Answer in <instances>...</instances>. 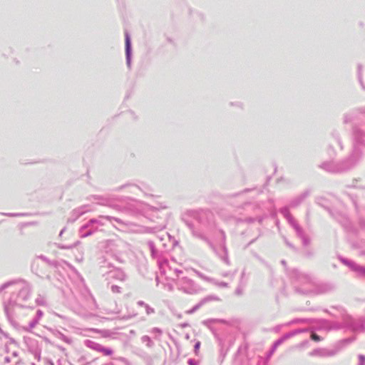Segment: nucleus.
<instances>
[{
	"mask_svg": "<svg viewBox=\"0 0 365 365\" xmlns=\"http://www.w3.org/2000/svg\"><path fill=\"white\" fill-rule=\"evenodd\" d=\"M98 351L101 353H103L104 355L106 356H110L113 354V351L110 349H108V348H104V347H102V348H100L98 349Z\"/></svg>",
	"mask_w": 365,
	"mask_h": 365,
	"instance_id": "nucleus-1",
	"label": "nucleus"
},
{
	"mask_svg": "<svg viewBox=\"0 0 365 365\" xmlns=\"http://www.w3.org/2000/svg\"><path fill=\"white\" fill-rule=\"evenodd\" d=\"M311 339L315 341H321V338L319 335H317V334L315 333H312L311 334Z\"/></svg>",
	"mask_w": 365,
	"mask_h": 365,
	"instance_id": "nucleus-2",
	"label": "nucleus"
},
{
	"mask_svg": "<svg viewBox=\"0 0 365 365\" xmlns=\"http://www.w3.org/2000/svg\"><path fill=\"white\" fill-rule=\"evenodd\" d=\"M200 347V342L197 341L195 345V351L197 353Z\"/></svg>",
	"mask_w": 365,
	"mask_h": 365,
	"instance_id": "nucleus-3",
	"label": "nucleus"
},
{
	"mask_svg": "<svg viewBox=\"0 0 365 365\" xmlns=\"http://www.w3.org/2000/svg\"><path fill=\"white\" fill-rule=\"evenodd\" d=\"M126 46H127V49H128L129 47H130V40H129V38L128 36L126 38Z\"/></svg>",
	"mask_w": 365,
	"mask_h": 365,
	"instance_id": "nucleus-4",
	"label": "nucleus"
},
{
	"mask_svg": "<svg viewBox=\"0 0 365 365\" xmlns=\"http://www.w3.org/2000/svg\"><path fill=\"white\" fill-rule=\"evenodd\" d=\"M188 364L190 365H197L196 363L193 360H191V359L188 361Z\"/></svg>",
	"mask_w": 365,
	"mask_h": 365,
	"instance_id": "nucleus-5",
	"label": "nucleus"
}]
</instances>
